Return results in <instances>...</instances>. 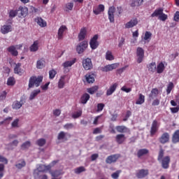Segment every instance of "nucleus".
<instances>
[{
    "mask_svg": "<svg viewBox=\"0 0 179 179\" xmlns=\"http://www.w3.org/2000/svg\"><path fill=\"white\" fill-rule=\"evenodd\" d=\"M115 129L117 132H120V134H124L128 131V128L125 126H117L115 127Z\"/></svg>",
    "mask_w": 179,
    "mask_h": 179,
    "instance_id": "36",
    "label": "nucleus"
},
{
    "mask_svg": "<svg viewBox=\"0 0 179 179\" xmlns=\"http://www.w3.org/2000/svg\"><path fill=\"white\" fill-rule=\"evenodd\" d=\"M12 31V25L4 24L1 27V33L2 34H8V33H10Z\"/></svg>",
    "mask_w": 179,
    "mask_h": 179,
    "instance_id": "16",
    "label": "nucleus"
},
{
    "mask_svg": "<svg viewBox=\"0 0 179 179\" xmlns=\"http://www.w3.org/2000/svg\"><path fill=\"white\" fill-rule=\"evenodd\" d=\"M41 82H43V76H32L30 77L29 80V89H31L33 87H38L40 86Z\"/></svg>",
    "mask_w": 179,
    "mask_h": 179,
    "instance_id": "2",
    "label": "nucleus"
},
{
    "mask_svg": "<svg viewBox=\"0 0 179 179\" xmlns=\"http://www.w3.org/2000/svg\"><path fill=\"white\" fill-rule=\"evenodd\" d=\"M22 106H23V104H22L20 101H15L13 102L12 108L13 110H19V108H20Z\"/></svg>",
    "mask_w": 179,
    "mask_h": 179,
    "instance_id": "41",
    "label": "nucleus"
},
{
    "mask_svg": "<svg viewBox=\"0 0 179 179\" xmlns=\"http://www.w3.org/2000/svg\"><path fill=\"white\" fill-rule=\"evenodd\" d=\"M136 55L138 57L137 62L138 64H141L145 57V50H143L142 48H138L136 50Z\"/></svg>",
    "mask_w": 179,
    "mask_h": 179,
    "instance_id": "9",
    "label": "nucleus"
},
{
    "mask_svg": "<svg viewBox=\"0 0 179 179\" xmlns=\"http://www.w3.org/2000/svg\"><path fill=\"white\" fill-rule=\"evenodd\" d=\"M83 171H86L85 166H80L74 170L76 174H80V173H83Z\"/></svg>",
    "mask_w": 179,
    "mask_h": 179,
    "instance_id": "50",
    "label": "nucleus"
},
{
    "mask_svg": "<svg viewBox=\"0 0 179 179\" xmlns=\"http://www.w3.org/2000/svg\"><path fill=\"white\" fill-rule=\"evenodd\" d=\"M15 83H16V82L15 81V78L9 77L8 78V80H7L8 86H14Z\"/></svg>",
    "mask_w": 179,
    "mask_h": 179,
    "instance_id": "49",
    "label": "nucleus"
},
{
    "mask_svg": "<svg viewBox=\"0 0 179 179\" xmlns=\"http://www.w3.org/2000/svg\"><path fill=\"white\" fill-rule=\"evenodd\" d=\"M173 143H178L179 142V130H176L172 136Z\"/></svg>",
    "mask_w": 179,
    "mask_h": 179,
    "instance_id": "30",
    "label": "nucleus"
},
{
    "mask_svg": "<svg viewBox=\"0 0 179 179\" xmlns=\"http://www.w3.org/2000/svg\"><path fill=\"white\" fill-rule=\"evenodd\" d=\"M159 90L157 88H153L148 95L150 100H155L157 96H159Z\"/></svg>",
    "mask_w": 179,
    "mask_h": 179,
    "instance_id": "17",
    "label": "nucleus"
},
{
    "mask_svg": "<svg viewBox=\"0 0 179 179\" xmlns=\"http://www.w3.org/2000/svg\"><path fill=\"white\" fill-rule=\"evenodd\" d=\"M79 117H82V110L76 112L72 115V118H74V119L79 118Z\"/></svg>",
    "mask_w": 179,
    "mask_h": 179,
    "instance_id": "56",
    "label": "nucleus"
},
{
    "mask_svg": "<svg viewBox=\"0 0 179 179\" xmlns=\"http://www.w3.org/2000/svg\"><path fill=\"white\" fill-rule=\"evenodd\" d=\"M149 153V150L146 148L140 149L137 152L138 157H142L144 155H148Z\"/></svg>",
    "mask_w": 179,
    "mask_h": 179,
    "instance_id": "35",
    "label": "nucleus"
},
{
    "mask_svg": "<svg viewBox=\"0 0 179 179\" xmlns=\"http://www.w3.org/2000/svg\"><path fill=\"white\" fill-rule=\"evenodd\" d=\"M66 10H72L73 9V3H68L66 4Z\"/></svg>",
    "mask_w": 179,
    "mask_h": 179,
    "instance_id": "63",
    "label": "nucleus"
},
{
    "mask_svg": "<svg viewBox=\"0 0 179 179\" xmlns=\"http://www.w3.org/2000/svg\"><path fill=\"white\" fill-rule=\"evenodd\" d=\"M64 87H65V76H61L58 82V88L64 89Z\"/></svg>",
    "mask_w": 179,
    "mask_h": 179,
    "instance_id": "37",
    "label": "nucleus"
},
{
    "mask_svg": "<svg viewBox=\"0 0 179 179\" xmlns=\"http://www.w3.org/2000/svg\"><path fill=\"white\" fill-rule=\"evenodd\" d=\"M96 75L94 73H88L85 75V79L87 83H94Z\"/></svg>",
    "mask_w": 179,
    "mask_h": 179,
    "instance_id": "26",
    "label": "nucleus"
},
{
    "mask_svg": "<svg viewBox=\"0 0 179 179\" xmlns=\"http://www.w3.org/2000/svg\"><path fill=\"white\" fill-rule=\"evenodd\" d=\"M53 115H55V117H59L61 115V110L59 109L53 110Z\"/></svg>",
    "mask_w": 179,
    "mask_h": 179,
    "instance_id": "62",
    "label": "nucleus"
},
{
    "mask_svg": "<svg viewBox=\"0 0 179 179\" xmlns=\"http://www.w3.org/2000/svg\"><path fill=\"white\" fill-rule=\"evenodd\" d=\"M87 33V31L86 30V27L82 28L78 34V41H83V40H85V38H86Z\"/></svg>",
    "mask_w": 179,
    "mask_h": 179,
    "instance_id": "20",
    "label": "nucleus"
},
{
    "mask_svg": "<svg viewBox=\"0 0 179 179\" xmlns=\"http://www.w3.org/2000/svg\"><path fill=\"white\" fill-rule=\"evenodd\" d=\"M148 68L150 72H156V62H152L148 65Z\"/></svg>",
    "mask_w": 179,
    "mask_h": 179,
    "instance_id": "43",
    "label": "nucleus"
},
{
    "mask_svg": "<svg viewBox=\"0 0 179 179\" xmlns=\"http://www.w3.org/2000/svg\"><path fill=\"white\" fill-rule=\"evenodd\" d=\"M118 87V84L117 83L113 84L110 86L109 89L106 90V96H111L115 90H117V87Z\"/></svg>",
    "mask_w": 179,
    "mask_h": 179,
    "instance_id": "18",
    "label": "nucleus"
},
{
    "mask_svg": "<svg viewBox=\"0 0 179 179\" xmlns=\"http://www.w3.org/2000/svg\"><path fill=\"white\" fill-rule=\"evenodd\" d=\"M20 163L15 164V167L19 170L23 169V167H26V161L24 159H21L19 161Z\"/></svg>",
    "mask_w": 179,
    "mask_h": 179,
    "instance_id": "39",
    "label": "nucleus"
},
{
    "mask_svg": "<svg viewBox=\"0 0 179 179\" xmlns=\"http://www.w3.org/2000/svg\"><path fill=\"white\" fill-rule=\"evenodd\" d=\"M159 141L162 145L168 143V142H170V134L167 132L162 134L160 138H159Z\"/></svg>",
    "mask_w": 179,
    "mask_h": 179,
    "instance_id": "11",
    "label": "nucleus"
},
{
    "mask_svg": "<svg viewBox=\"0 0 179 179\" xmlns=\"http://www.w3.org/2000/svg\"><path fill=\"white\" fill-rule=\"evenodd\" d=\"M40 93H41L40 90H34L29 96V100H34V98L36 97L38 94H40Z\"/></svg>",
    "mask_w": 179,
    "mask_h": 179,
    "instance_id": "38",
    "label": "nucleus"
},
{
    "mask_svg": "<svg viewBox=\"0 0 179 179\" xmlns=\"http://www.w3.org/2000/svg\"><path fill=\"white\" fill-rule=\"evenodd\" d=\"M19 10H20V16L24 17L26 15H27V8L20 6L18 8V12Z\"/></svg>",
    "mask_w": 179,
    "mask_h": 179,
    "instance_id": "44",
    "label": "nucleus"
},
{
    "mask_svg": "<svg viewBox=\"0 0 179 179\" xmlns=\"http://www.w3.org/2000/svg\"><path fill=\"white\" fill-rule=\"evenodd\" d=\"M174 88V84L173 83H169L167 89H166V94H170L171 93V90Z\"/></svg>",
    "mask_w": 179,
    "mask_h": 179,
    "instance_id": "51",
    "label": "nucleus"
},
{
    "mask_svg": "<svg viewBox=\"0 0 179 179\" xmlns=\"http://www.w3.org/2000/svg\"><path fill=\"white\" fill-rule=\"evenodd\" d=\"M89 100H90V95L87 93H85L81 96L80 103H81V104H86Z\"/></svg>",
    "mask_w": 179,
    "mask_h": 179,
    "instance_id": "23",
    "label": "nucleus"
},
{
    "mask_svg": "<svg viewBox=\"0 0 179 179\" xmlns=\"http://www.w3.org/2000/svg\"><path fill=\"white\" fill-rule=\"evenodd\" d=\"M165 68L166 67L164 66V64L162 62L159 63L156 68L157 73H163V72H164Z\"/></svg>",
    "mask_w": 179,
    "mask_h": 179,
    "instance_id": "28",
    "label": "nucleus"
},
{
    "mask_svg": "<svg viewBox=\"0 0 179 179\" xmlns=\"http://www.w3.org/2000/svg\"><path fill=\"white\" fill-rule=\"evenodd\" d=\"M22 64L17 63L15 64V67L14 68V73H16L17 75H22L23 73V70H22Z\"/></svg>",
    "mask_w": 179,
    "mask_h": 179,
    "instance_id": "27",
    "label": "nucleus"
},
{
    "mask_svg": "<svg viewBox=\"0 0 179 179\" xmlns=\"http://www.w3.org/2000/svg\"><path fill=\"white\" fill-rule=\"evenodd\" d=\"M99 35L96 34L94 35L90 41V45L92 48V50H96L97 47H99Z\"/></svg>",
    "mask_w": 179,
    "mask_h": 179,
    "instance_id": "8",
    "label": "nucleus"
},
{
    "mask_svg": "<svg viewBox=\"0 0 179 179\" xmlns=\"http://www.w3.org/2000/svg\"><path fill=\"white\" fill-rule=\"evenodd\" d=\"M99 90V86H94L92 87L88 88L87 92L90 94H94V93Z\"/></svg>",
    "mask_w": 179,
    "mask_h": 179,
    "instance_id": "48",
    "label": "nucleus"
},
{
    "mask_svg": "<svg viewBox=\"0 0 179 179\" xmlns=\"http://www.w3.org/2000/svg\"><path fill=\"white\" fill-rule=\"evenodd\" d=\"M138 23V18H133L124 24V27L125 29H132V27H135Z\"/></svg>",
    "mask_w": 179,
    "mask_h": 179,
    "instance_id": "13",
    "label": "nucleus"
},
{
    "mask_svg": "<svg viewBox=\"0 0 179 179\" xmlns=\"http://www.w3.org/2000/svg\"><path fill=\"white\" fill-rule=\"evenodd\" d=\"M127 138L125 137V134H117L115 136V141L118 145H122L124 143V141H126Z\"/></svg>",
    "mask_w": 179,
    "mask_h": 179,
    "instance_id": "19",
    "label": "nucleus"
},
{
    "mask_svg": "<svg viewBox=\"0 0 179 179\" xmlns=\"http://www.w3.org/2000/svg\"><path fill=\"white\" fill-rule=\"evenodd\" d=\"M120 66V63H113L112 64H108L103 67L101 68L102 72H110L113 71V69H117Z\"/></svg>",
    "mask_w": 179,
    "mask_h": 179,
    "instance_id": "6",
    "label": "nucleus"
},
{
    "mask_svg": "<svg viewBox=\"0 0 179 179\" xmlns=\"http://www.w3.org/2000/svg\"><path fill=\"white\" fill-rule=\"evenodd\" d=\"M68 30V27L65 25H62L57 32V38L58 40H62L64 38V32Z\"/></svg>",
    "mask_w": 179,
    "mask_h": 179,
    "instance_id": "14",
    "label": "nucleus"
},
{
    "mask_svg": "<svg viewBox=\"0 0 179 179\" xmlns=\"http://www.w3.org/2000/svg\"><path fill=\"white\" fill-rule=\"evenodd\" d=\"M137 178L142 179L145 178V177H148L149 176V170L148 169H140L136 173Z\"/></svg>",
    "mask_w": 179,
    "mask_h": 179,
    "instance_id": "10",
    "label": "nucleus"
},
{
    "mask_svg": "<svg viewBox=\"0 0 179 179\" xmlns=\"http://www.w3.org/2000/svg\"><path fill=\"white\" fill-rule=\"evenodd\" d=\"M88 45L89 44L86 41H83L81 43H78V45L76 47V51L78 54H83L86 48H87Z\"/></svg>",
    "mask_w": 179,
    "mask_h": 179,
    "instance_id": "4",
    "label": "nucleus"
},
{
    "mask_svg": "<svg viewBox=\"0 0 179 179\" xmlns=\"http://www.w3.org/2000/svg\"><path fill=\"white\" fill-rule=\"evenodd\" d=\"M12 120H13V117H6V119H4V121L0 122V125L5 124V122H6V124H10V121H12Z\"/></svg>",
    "mask_w": 179,
    "mask_h": 179,
    "instance_id": "54",
    "label": "nucleus"
},
{
    "mask_svg": "<svg viewBox=\"0 0 179 179\" xmlns=\"http://www.w3.org/2000/svg\"><path fill=\"white\" fill-rule=\"evenodd\" d=\"M159 127L160 124H159V122H157V120H153L150 131V136H155V135H156V133L159 131Z\"/></svg>",
    "mask_w": 179,
    "mask_h": 179,
    "instance_id": "5",
    "label": "nucleus"
},
{
    "mask_svg": "<svg viewBox=\"0 0 179 179\" xmlns=\"http://www.w3.org/2000/svg\"><path fill=\"white\" fill-rule=\"evenodd\" d=\"M114 13H115V7L110 6L108 11V20H110V23H114L115 22Z\"/></svg>",
    "mask_w": 179,
    "mask_h": 179,
    "instance_id": "12",
    "label": "nucleus"
},
{
    "mask_svg": "<svg viewBox=\"0 0 179 179\" xmlns=\"http://www.w3.org/2000/svg\"><path fill=\"white\" fill-rule=\"evenodd\" d=\"M143 103H145V95L142 94H139V96L138 100L136 101V104H143Z\"/></svg>",
    "mask_w": 179,
    "mask_h": 179,
    "instance_id": "40",
    "label": "nucleus"
},
{
    "mask_svg": "<svg viewBox=\"0 0 179 179\" xmlns=\"http://www.w3.org/2000/svg\"><path fill=\"white\" fill-rule=\"evenodd\" d=\"M46 142L47 141H45V138H39L38 140L36 141V145L41 148L44 146V145H45Z\"/></svg>",
    "mask_w": 179,
    "mask_h": 179,
    "instance_id": "47",
    "label": "nucleus"
},
{
    "mask_svg": "<svg viewBox=\"0 0 179 179\" xmlns=\"http://www.w3.org/2000/svg\"><path fill=\"white\" fill-rule=\"evenodd\" d=\"M12 128H18L19 127V119H15L11 124Z\"/></svg>",
    "mask_w": 179,
    "mask_h": 179,
    "instance_id": "57",
    "label": "nucleus"
},
{
    "mask_svg": "<svg viewBox=\"0 0 179 179\" xmlns=\"http://www.w3.org/2000/svg\"><path fill=\"white\" fill-rule=\"evenodd\" d=\"M55 75H57V71L52 69L49 71L50 79H54L55 78Z\"/></svg>",
    "mask_w": 179,
    "mask_h": 179,
    "instance_id": "52",
    "label": "nucleus"
},
{
    "mask_svg": "<svg viewBox=\"0 0 179 179\" xmlns=\"http://www.w3.org/2000/svg\"><path fill=\"white\" fill-rule=\"evenodd\" d=\"M143 3V0H133L131 3V6L134 8L135 6H141Z\"/></svg>",
    "mask_w": 179,
    "mask_h": 179,
    "instance_id": "45",
    "label": "nucleus"
},
{
    "mask_svg": "<svg viewBox=\"0 0 179 179\" xmlns=\"http://www.w3.org/2000/svg\"><path fill=\"white\" fill-rule=\"evenodd\" d=\"M173 20H175V22H179V11L176 12L173 17Z\"/></svg>",
    "mask_w": 179,
    "mask_h": 179,
    "instance_id": "64",
    "label": "nucleus"
},
{
    "mask_svg": "<svg viewBox=\"0 0 179 179\" xmlns=\"http://www.w3.org/2000/svg\"><path fill=\"white\" fill-rule=\"evenodd\" d=\"M50 174H51L52 177H59V176H62V171L56 170L54 171H51Z\"/></svg>",
    "mask_w": 179,
    "mask_h": 179,
    "instance_id": "46",
    "label": "nucleus"
},
{
    "mask_svg": "<svg viewBox=\"0 0 179 179\" xmlns=\"http://www.w3.org/2000/svg\"><path fill=\"white\" fill-rule=\"evenodd\" d=\"M71 138V134L65 133L64 131H60L57 136L58 141H64L65 142L68 141V137Z\"/></svg>",
    "mask_w": 179,
    "mask_h": 179,
    "instance_id": "15",
    "label": "nucleus"
},
{
    "mask_svg": "<svg viewBox=\"0 0 179 179\" xmlns=\"http://www.w3.org/2000/svg\"><path fill=\"white\" fill-rule=\"evenodd\" d=\"M31 145V143H30V141H26L22 145V149H27L30 148Z\"/></svg>",
    "mask_w": 179,
    "mask_h": 179,
    "instance_id": "59",
    "label": "nucleus"
},
{
    "mask_svg": "<svg viewBox=\"0 0 179 179\" xmlns=\"http://www.w3.org/2000/svg\"><path fill=\"white\" fill-rule=\"evenodd\" d=\"M35 22L40 26V27H47V22L44 20L41 17H37L35 18Z\"/></svg>",
    "mask_w": 179,
    "mask_h": 179,
    "instance_id": "22",
    "label": "nucleus"
},
{
    "mask_svg": "<svg viewBox=\"0 0 179 179\" xmlns=\"http://www.w3.org/2000/svg\"><path fill=\"white\" fill-rule=\"evenodd\" d=\"M76 62V59H73V60L71 61H67L63 63L62 66H64V69L69 68V66H72L73 64Z\"/></svg>",
    "mask_w": 179,
    "mask_h": 179,
    "instance_id": "34",
    "label": "nucleus"
},
{
    "mask_svg": "<svg viewBox=\"0 0 179 179\" xmlns=\"http://www.w3.org/2000/svg\"><path fill=\"white\" fill-rule=\"evenodd\" d=\"M101 12H104V5L99 4L97 8L93 10L94 15H100Z\"/></svg>",
    "mask_w": 179,
    "mask_h": 179,
    "instance_id": "29",
    "label": "nucleus"
},
{
    "mask_svg": "<svg viewBox=\"0 0 179 179\" xmlns=\"http://www.w3.org/2000/svg\"><path fill=\"white\" fill-rule=\"evenodd\" d=\"M152 37V32L150 31H145V35H144V40H149Z\"/></svg>",
    "mask_w": 179,
    "mask_h": 179,
    "instance_id": "58",
    "label": "nucleus"
},
{
    "mask_svg": "<svg viewBox=\"0 0 179 179\" xmlns=\"http://www.w3.org/2000/svg\"><path fill=\"white\" fill-rule=\"evenodd\" d=\"M159 20H162V22H164V21L167 20V15L163 13V12H162L161 15L159 16Z\"/></svg>",
    "mask_w": 179,
    "mask_h": 179,
    "instance_id": "60",
    "label": "nucleus"
},
{
    "mask_svg": "<svg viewBox=\"0 0 179 179\" xmlns=\"http://www.w3.org/2000/svg\"><path fill=\"white\" fill-rule=\"evenodd\" d=\"M120 174H121V170L116 171L113 173L111 174V177L113 179H117L120 177Z\"/></svg>",
    "mask_w": 179,
    "mask_h": 179,
    "instance_id": "53",
    "label": "nucleus"
},
{
    "mask_svg": "<svg viewBox=\"0 0 179 179\" xmlns=\"http://www.w3.org/2000/svg\"><path fill=\"white\" fill-rule=\"evenodd\" d=\"M120 157H121V155L120 154L110 155L106 158V163L107 164H112V163H115Z\"/></svg>",
    "mask_w": 179,
    "mask_h": 179,
    "instance_id": "7",
    "label": "nucleus"
},
{
    "mask_svg": "<svg viewBox=\"0 0 179 179\" xmlns=\"http://www.w3.org/2000/svg\"><path fill=\"white\" fill-rule=\"evenodd\" d=\"M72 128H73V124L72 123H67L64 125V129H72Z\"/></svg>",
    "mask_w": 179,
    "mask_h": 179,
    "instance_id": "61",
    "label": "nucleus"
},
{
    "mask_svg": "<svg viewBox=\"0 0 179 179\" xmlns=\"http://www.w3.org/2000/svg\"><path fill=\"white\" fill-rule=\"evenodd\" d=\"M17 13H19V10H10L8 13V16L11 19H13V17L17 16Z\"/></svg>",
    "mask_w": 179,
    "mask_h": 179,
    "instance_id": "42",
    "label": "nucleus"
},
{
    "mask_svg": "<svg viewBox=\"0 0 179 179\" xmlns=\"http://www.w3.org/2000/svg\"><path fill=\"white\" fill-rule=\"evenodd\" d=\"M38 50V41H36L30 47V51L31 52H36Z\"/></svg>",
    "mask_w": 179,
    "mask_h": 179,
    "instance_id": "33",
    "label": "nucleus"
},
{
    "mask_svg": "<svg viewBox=\"0 0 179 179\" xmlns=\"http://www.w3.org/2000/svg\"><path fill=\"white\" fill-rule=\"evenodd\" d=\"M45 59H44V57H42L36 62V68L37 69H43V68H45Z\"/></svg>",
    "mask_w": 179,
    "mask_h": 179,
    "instance_id": "21",
    "label": "nucleus"
},
{
    "mask_svg": "<svg viewBox=\"0 0 179 179\" xmlns=\"http://www.w3.org/2000/svg\"><path fill=\"white\" fill-rule=\"evenodd\" d=\"M83 66L85 71H90L93 69V63L92 59L87 57L82 61Z\"/></svg>",
    "mask_w": 179,
    "mask_h": 179,
    "instance_id": "3",
    "label": "nucleus"
},
{
    "mask_svg": "<svg viewBox=\"0 0 179 179\" xmlns=\"http://www.w3.org/2000/svg\"><path fill=\"white\" fill-rule=\"evenodd\" d=\"M157 160L158 162H159V163H161L162 169L167 170V169L170 167V162H171L170 156L164 157V150H163V148H161L159 150Z\"/></svg>",
    "mask_w": 179,
    "mask_h": 179,
    "instance_id": "1",
    "label": "nucleus"
},
{
    "mask_svg": "<svg viewBox=\"0 0 179 179\" xmlns=\"http://www.w3.org/2000/svg\"><path fill=\"white\" fill-rule=\"evenodd\" d=\"M106 107V105L103 103H100L97 104V112L100 113V111H103V109Z\"/></svg>",
    "mask_w": 179,
    "mask_h": 179,
    "instance_id": "55",
    "label": "nucleus"
},
{
    "mask_svg": "<svg viewBox=\"0 0 179 179\" xmlns=\"http://www.w3.org/2000/svg\"><path fill=\"white\" fill-rule=\"evenodd\" d=\"M105 58L106 61H114V55H113V52L108 50L106 52Z\"/></svg>",
    "mask_w": 179,
    "mask_h": 179,
    "instance_id": "32",
    "label": "nucleus"
},
{
    "mask_svg": "<svg viewBox=\"0 0 179 179\" xmlns=\"http://www.w3.org/2000/svg\"><path fill=\"white\" fill-rule=\"evenodd\" d=\"M36 169L40 173H45L46 171L51 170V166H50V165L45 166L43 164H41Z\"/></svg>",
    "mask_w": 179,
    "mask_h": 179,
    "instance_id": "25",
    "label": "nucleus"
},
{
    "mask_svg": "<svg viewBox=\"0 0 179 179\" xmlns=\"http://www.w3.org/2000/svg\"><path fill=\"white\" fill-rule=\"evenodd\" d=\"M162 13H163V8H157L152 13L151 17H157V16H160Z\"/></svg>",
    "mask_w": 179,
    "mask_h": 179,
    "instance_id": "31",
    "label": "nucleus"
},
{
    "mask_svg": "<svg viewBox=\"0 0 179 179\" xmlns=\"http://www.w3.org/2000/svg\"><path fill=\"white\" fill-rule=\"evenodd\" d=\"M7 51L13 55V57H17L19 55V52L16 50V46L11 45L7 48Z\"/></svg>",
    "mask_w": 179,
    "mask_h": 179,
    "instance_id": "24",
    "label": "nucleus"
}]
</instances>
